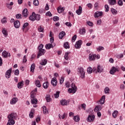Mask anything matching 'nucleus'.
I'll return each mask as SVG.
<instances>
[{
	"instance_id": "obj_1",
	"label": "nucleus",
	"mask_w": 125,
	"mask_h": 125,
	"mask_svg": "<svg viewBox=\"0 0 125 125\" xmlns=\"http://www.w3.org/2000/svg\"><path fill=\"white\" fill-rule=\"evenodd\" d=\"M8 123L7 125H13L15 124L14 120H17V114L16 113H12L8 116Z\"/></svg>"
},
{
	"instance_id": "obj_2",
	"label": "nucleus",
	"mask_w": 125,
	"mask_h": 125,
	"mask_svg": "<svg viewBox=\"0 0 125 125\" xmlns=\"http://www.w3.org/2000/svg\"><path fill=\"white\" fill-rule=\"evenodd\" d=\"M39 52L37 54V58H40V56H42V55H44V53H45V50L43 48V45L42 44H41L38 47Z\"/></svg>"
},
{
	"instance_id": "obj_3",
	"label": "nucleus",
	"mask_w": 125,
	"mask_h": 125,
	"mask_svg": "<svg viewBox=\"0 0 125 125\" xmlns=\"http://www.w3.org/2000/svg\"><path fill=\"white\" fill-rule=\"evenodd\" d=\"M78 74L81 79H84L85 76V72L84 69L82 67H80L77 69Z\"/></svg>"
},
{
	"instance_id": "obj_4",
	"label": "nucleus",
	"mask_w": 125,
	"mask_h": 125,
	"mask_svg": "<svg viewBox=\"0 0 125 125\" xmlns=\"http://www.w3.org/2000/svg\"><path fill=\"white\" fill-rule=\"evenodd\" d=\"M71 88H69L68 90V92L69 93H76V91H77V87L76 86V85L74 84V83H72L71 84Z\"/></svg>"
},
{
	"instance_id": "obj_5",
	"label": "nucleus",
	"mask_w": 125,
	"mask_h": 125,
	"mask_svg": "<svg viewBox=\"0 0 125 125\" xmlns=\"http://www.w3.org/2000/svg\"><path fill=\"white\" fill-rule=\"evenodd\" d=\"M93 71H96V73H102L103 72V68L102 66H101V65H98L97 69L96 67H94Z\"/></svg>"
},
{
	"instance_id": "obj_6",
	"label": "nucleus",
	"mask_w": 125,
	"mask_h": 125,
	"mask_svg": "<svg viewBox=\"0 0 125 125\" xmlns=\"http://www.w3.org/2000/svg\"><path fill=\"white\" fill-rule=\"evenodd\" d=\"M82 43H83V42L81 40H79L78 42H77L75 45V48H76L77 49H79V48H81V46L82 45Z\"/></svg>"
},
{
	"instance_id": "obj_7",
	"label": "nucleus",
	"mask_w": 125,
	"mask_h": 125,
	"mask_svg": "<svg viewBox=\"0 0 125 125\" xmlns=\"http://www.w3.org/2000/svg\"><path fill=\"white\" fill-rule=\"evenodd\" d=\"M2 56L4 58H7V57H10L11 55L10 54V53H8L6 51H4L2 53Z\"/></svg>"
},
{
	"instance_id": "obj_8",
	"label": "nucleus",
	"mask_w": 125,
	"mask_h": 125,
	"mask_svg": "<svg viewBox=\"0 0 125 125\" xmlns=\"http://www.w3.org/2000/svg\"><path fill=\"white\" fill-rule=\"evenodd\" d=\"M94 119H95V116L94 115H90L88 116V118L87 119V122H93L94 121Z\"/></svg>"
},
{
	"instance_id": "obj_9",
	"label": "nucleus",
	"mask_w": 125,
	"mask_h": 125,
	"mask_svg": "<svg viewBox=\"0 0 125 125\" xmlns=\"http://www.w3.org/2000/svg\"><path fill=\"white\" fill-rule=\"evenodd\" d=\"M2 33L4 35L5 38H7V36H8V31H7V29L5 28H3L2 29Z\"/></svg>"
},
{
	"instance_id": "obj_10",
	"label": "nucleus",
	"mask_w": 125,
	"mask_h": 125,
	"mask_svg": "<svg viewBox=\"0 0 125 125\" xmlns=\"http://www.w3.org/2000/svg\"><path fill=\"white\" fill-rule=\"evenodd\" d=\"M55 46V43H48L45 45L46 49H50V48H53Z\"/></svg>"
},
{
	"instance_id": "obj_11",
	"label": "nucleus",
	"mask_w": 125,
	"mask_h": 125,
	"mask_svg": "<svg viewBox=\"0 0 125 125\" xmlns=\"http://www.w3.org/2000/svg\"><path fill=\"white\" fill-rule=\"evenodd\" d=\"M11 70L12 69L10 68V69H9L6 72L5 77L7 79H9V78H10V76H11Z\"/></svg>"
},
{
	"instance_id": "obj_12",
	"label": "nucleus",
	"mask_w": 125,
	"mask_h": 125,
	"mask_svg": "<svg viewBox=\"0 0 125 125\" xmlns=\"http://www.w3.org/2000/svg\"><path fill=\"white\" fill-rule=\"evenodd\" d=\"M116 72H119V69L113 66L111 70L110 71V74H111V75H114V74H115Z\"/></svg>"
},
{
	"instance_id": "obj_13",
	"label": "nucleus",
	"mask_w": 125,
	"mask_h": 125,
	"mask_svg": "<svg viewBox=\"0 0 125 125\" xmlns=\"http://www.w3.org/2000/svg\"><path fill=\"white\" fill-rule=\"evenodd\" d=\"M96 58V55L92 54H90L89 55V59L90 61H93L95 60Z\"/></svg>"
},
{
	"instance_id": "obj_14",
	"label": "nucleus",
	"mask_w": 125,
	"mask_h": 125,
	"mask_svg": "<svg viewBox=\"0 0 125 125\" xmlns=\"http://www.w3.org/2000/svg\"><path fill=\"white\" fill-rule=\"evenodd\" d=\"M51 83L53 86H56L57 85V79L56 78H52Z\"/></svg>"
},
{
	"instance_id": "obj_15",
	"label": "nucleus",
	"mask_w": 125,
	"mask_h": 125,
	"mask_svg": "<svg viewBox=\"0 0 125 125\" xmlns=\"http://www.w3.org/2000/svg\"><path fill=\"white\" fill-rule=\"evenodd\" d=\"M18 101V98L16 97L13 98L10 101V104L12 105H14V104H16Z\"/></svg>"
},
{
	"instance_id": "obj_16",
	"label": "nucleus",
	"mask_w": 125,
	"mask_h": 125,
	"mask_svg": "<svg viewBox=\"0 0 125 125\" xmlns=\"http://www.w3.org/2000/svg\"><path fill=\"white\" fill-rule=\"evenodd\" d=\"M103 13L102 12L97 11L95 13V18H98L99 16H102Z\"/></svg>"
},
{
	"instance_id": "obj_17",
	"label": "nucleus",
	"mask_w": 125,
	"mask_h": 125,
	"mask_svg": "<svg viewBox=\"0 0 125 125\" xmlns=\"http://www.w3.org/2000/svg\"><path fill=\"white\" fill-rule=\"evenodd\" d=\"M29 20L31 21L36 20V13L35 12H33L32 15L29 17Z\"/></svg>"
},
{
	"instance_id": "obj_18",
	"label": "nucleus",
	"mask_w": 125,
	"mask_h": 125,
	"mask_svg": "<svg viewBox=\"0 0 125 125\" xmlns=\"http://www.w3.org/2000/svg\"><path fill=\"white\" fill-rule=\"evenodd\" d=\"M29 14V12H28V9H24L22 11V15L23 17L26 18L28 16V14Z\"/></svg>"
},
{
	"instance_id": "obj_19",
	"label": "nucleus",
	"mask_w": 125,
	"mask_h": 125,
	"mask_svg": "<svg viewBox=\"0 0 125 125\" xmlns=\"http://www.w3.org/2000/svg\"><path fill=\"white\" fill-rule=\"evenodd\" d=\"M82 12H83V8H82V6H80L79 7V9L76 10V13L77 14H78V15H81Z\"/></svg>"
},
{
	"instance_id": "obj_20",
	"label": "nucleus",
	"mask_w": 125,
	"mask_h": 125,
	"mask_svg": "<svg viewBox=\"0 0 125 125\" xmlns=\"http://www.w3.org/2000/svg\"><path fill=\"white\" fill-rule=\"evenodd\" d=\"M14 27H15L17 29H18L19 27H20V22L18 21H16L14 22Z\"/></svg>"
},
{
	"instance_id": "obj_21",
	"label": "nucleus",
	"mask_w": 125,
	"mask_h": 125,
	"mask_svg": "<svg viewBox=\"0 0 125 125\" xmlns=\"http://www.w3.org/2000/svg\"><path fill=\"white\" fill-rule=\"evenodd\" d=\"M102 109V106L97 105L95 107V109H94V111L95 112H98V111H101Z\"/></svg>"
},
{
	"instance_id": "obj_22",
	"label": "nucleus",
	"mask_w": 125,
	"mask_h": 125,
	"mask_svg": "<svg viewBox=\"0 0 125 125\" xmlns=\"http://www.w3.org/2000/svg\"><path fill=\"white\" fill-rule=\"evenodd\" d=\"M28 26H29V23L28 22H26L23 24V27L22 28L23 32L25 31V29H27V30H29V28H28Z\"/></svg>"
},
{
	"instance_id": "obj_23",
	"label": "nucleus",
	"mask_w": 125,
	"mask_h": 125,
	"mask_svg": "<svg viewBox=\"0 0 125 125\" xmlns=\"http://www.w3.org/2000/svg\"><path fill=\"white\" fill-rule=\"evenodd\" d=\"M105 97H106V96H105V95H104V96H102L101 100L99 101V102L100 103V104H104V103L105 102Z\"/></svg>"
},
{
	"instance_id": "obj_24",
	"label": "nucleus",
	"mask_w": 125,
	"mask_h": 125,
	"mask_svg": "<svg viewBox=\"0 0 125 125\" xmlns=\"http://www.w3.org/2000/svg\"><path fill=\"white\" fill-rule=\"evenodd\" d=\"M61 103L62 106H65L68 105V102L66 100H62L61 101Z\"/></svg>"
},
{
	"instance_id": "obj_25",
	"label": "nucleus",
	"mask_w": 125,
	"mask_h": 125,
	"mask_svg": "<svg viewBox=\"0 0 125 125\" xmlns=\"http://www.w3.org/2000/svg\"><path fill=\"white\" fill-rule=\"evenodd\" d=\"M57 11L59 13H62L64 11V7L60 6L57 8Z\"/></svg>"
},
{
	"instance_id": "obj_26",
	"label": "nucleus",
	"mask_w": 125,
	"mask_h": 125,
	"mask_svg": "<svg viewBox=\"0 0 125 125\" xmlns=\"http://www.w3.org/2000/svg\"><path fill=\"white\" fill-rule=\"evenodd\" d=\"M66 35V33L64 31H62L61 32L59 35V39H63V37Z\"/></svg>"
},
{
	"instance_id": "obj_27",
	"label": "nucleus",
	"mask_w": 125,
	"mask_h": 125,
	"mask_svg": "<svg viewBox=\"0 0 125 125\" xmlns=\"http://www.w3.org/2000/svg\"><path fill=\"white\" fill-rule=\"evenodd\" d=\"M36 85L37 86V87H41V81L40 80H37L35 81V82Z\"/></svg>"
},
{
	"instance_id": "obj_28",
	"label": "nucleus",
	"mask_w": 125,
	"mask_h": 125,
	"mask_svg": "<svg viewBox=\"0 0 125 125\" xmlns=\"http://www.w3.org/2000/svg\"><path fill=\"white\" fill-rule=\"evenodd\" d=\"M36 67V65H35V63L32 64L31 67H30V71L34 73L35 72V68Z\"/></svg>"
},
{
	"instance_id": "obj_29",
	"label": "nucleus",
	"mask_w": 125,
	"mask_h": 125,
	"mask_svg": "<svg viewBox=\"0 0 125 125\" xmlns=\"http://www.w3.org/2000/svg\"><path fill=\"white\" fill-rule=\"evenodd\" d=\"M47 63V61L46 60V59H44V60H42V61L40 63V64H41V65L44 66V65H46Z\"/></svg>"
},
{
	"instance_id": "obj_30",
	"label": "nucleus",
	"mask_w": 125,
	"mask_h": 125,
	"mask_svg": "<svg viewBox=\"0 0 125 125\" xmlns=\"http://www.w3.org/2000/svg\"><path fill=\"white\" fill-rule=\"evenodd\" d=\"M24 83V81H21L18 83V88H22L23 86V84Z\"/></svg>"
},
{
	"instance_id": "obj_31",
	"label": "nucleus",
	"mask_w": 125,
	"mask_h": 125,
	"mask_svg": "<svg viewBox=\"0 0 125 125\" xmlns=\"http://www.w3.org/2000/svg\"><path fill=\"white\" fill-rule=\"evenodd\" d=\"M70 53H71V52H66L65 53V54L64 55V59H65V60H68L69 59V57H68V56Z\"/></svg>"
},
{
	"instance_id": "obj_32",
	"label": "nucleus",
	"mask_w": 125,
	"mask_h": 125,
	"mask_svg": "<svg viewBox=\"0 0 125 125\" xmlns=\"http://www.w3.org/2000/svg\"><path fill=\"white\" fill-rule=\"evenodd\" d=\"M108 2L110 5H114V4H116V0H108Z\"/></svg>"
},
{
	"instance_id": "obj_33",
	"label": "nucleus",
	"mask_w": 125,
	"mask_h": 125,
	"mask_svg": "<svg viewBox=\"0 0 125 125\" xmlns=\"http://www.w3.org/2000/svg\"><path fill=\"white\" fill-rule=\"evenodd\" d=\"M49 83L48 82H45L43 83V88L46 89L47 88V87H48V85H49Z\"/></svg>"
},
{
	"instance_id": "obj_34",
	"label": "nucleus",
	"mask_w": 125,
	"mask_h": 125,
	"mask_svg": "<svg viewBox=\"0 0 125 125\" xmlns=\"http://www.w3.org/2000/svg\"><path fill=\"white\" fill-rule=\"evenodd\" d=\"M31 103L32 104H37L38 103V100L37 99H31Z\"/></svg>"
},
{
	"instance_id": "obj_35",
	"label": "nucleus",
	"mask_w": 125,
	"mask_h": 125,
	"mask_svg": "<svg viewBox=\"0 0 125 125\" xmlns=\"http://www.w3.org/2000/svg\"><path fill=\"white\" fill-rule=\"evenodd\" d=\"M35 20H37V21H40V20H41V15L39 14H35Z\"/></svg>"
},
{
	"instance_id": "obj_36",
	"label": "nucleus",
	"mask_w": 125,
	"mask_h": 125,
	"mask_svg": "<svg viewBox=\"0 0 125 125\" xmlns=\"http://www.w3.org/2000/svg\"><path fill=\"white\" fill-rule=\"evenodd\" d=\"M46 101L47 102H50L51 101V98H50V96L47 95L45 97Z\"/></svg>"
},
{
	"instance_id": "obj_37",
	"label": "nucleus",
	"mask_w": 125,
	"mask_h": 125,
	"mask_svg": "<svg viewBox=\"0 0 125 125\" xmlns=\"http://www.w3.org/2000/svg\"><path fill=\"white\" fill-rule=\"evenodd\" d=\"M63 47L67 49V48H70V46H69V43L68 42H66L63 44Z\"/></svg>"
},
{
	"instance_id": "obj_38",
	"label": "nucleus",
	"mask_w": 125,
	"mask_h": 125,
	"mask_svg": "<svg viewBox=\"0 0 125 125\" xmlns=\"http://www.w3.org/2000/svg\"><path fill=\"white\" fill-rule=\"evenodd\" d=\"M35 110L34 109L31 110V111L30 112L29 114V117L31 119H33L34 118V112Z\"/></svg>"
},
{
	"instance_id": "obj_39",
	"label": "nucleus",
	"mask_w": 125,
	"mask_h": 125,
	"mask_svg": "<svg viewBox=\"0 0 125 125\" xmlns=\"http://www.w3.org/2000/svg\"><path fill=\"white\" fill-rule=\"evenodd\" d=\"M111 11L112 14H113L114 15H116V14H117V13H118V11H117V10L114 8H111Z\"/></svg>"
},
{
	"instance_id": "obj_40",
	"label": "nucleus",
	"mask_w": 125,
	"mask_h": 125,
	"mask_svg": "<svg viewBox=\"0 0 125 125\" xmlns=\"http://www.w3.org/2000/svg\"><path fill=\"white\" fill-rule=\"evenodd\" d=\"M79 33L81 35H84V34L85 33V29L84 28L80 29Z\"/></svg>"
},
{
	"instance_id": "obj_41",
	"label": "nucleus",
	"mask_w": 125,
	"mask_h": 125,
	"mask_svg": "<svg viewBox=\"0 0 125 125\" xmlns=\"http://www.w3.org/2000/svg\"><path fill=\"white\" fill-rule=\"evenodd\" d=\"M60 93V91H57L56 93L54 94V96H55V98H58L59 97V94Z\"/></svg>"
},
{
	"instance_id": "obj_42",
	"label": "nucleus",
	"mask_w": 125,
	"mask_h": 125,
	"mask_svg": "<svg viewBox=\"0 0 125 125\" xmlns=\"http://www.w3.org/2000/svg\"><path fill=\"white\" fill-rule=\"evenodd\" d=\"M39 2L38 0H34L33 1V4L35 5V6H38L39 5Z\"/></svg>"
},
{
	"instance_id": "obj_43",
	"label": "nucleus",
	"mask_w": 125,
	"mask_h": 125,
	"mask_svg": "<svg viewBox=\"0 0 125 125\" xmlns=\"http://www.w3.org/2000/svg\"><path fill=\"white\" fill-rule=\"evenodd\" d=\"M42 108H43V113L46 114V113L48 112V110L47 109V108H46V107L44 106H43Z\"/></svg>"
},
{
	"instance_id": "obj_44",
	"label": "nucleus",
	"mask_w": 125,
	"mask_h": 125,
	"mask_svg": "<svg viewBox=\"0 0 125 125\" xmlns=\"http://www.w3.org/2000/svg\"><path fill=\"white\" fill-rule=\"evenodd\" d=\"M97 50L99 52L101 50H104V47L101 46H99L98 48H97Z\"/></svg>"
},
{
	"instance_id": "obj_45",
	"label": "nucleus",
	"mask_w": 125,
	"mask_h": 125,
	"mask_svg": "<svg viewBox=\"0 0 125 125\" xmlns=\"http://www.w3.org/2000/svg\"><path fill=\"white\" fill-rule=\"evenodd\" d=\"M87 71L88 74H91L92 73V68L91 67H89L87 69Z\"/></svg>"
},
{
	"instance_id": "obj_46",
	"label": "nucleus",
	"mask_w": 125,
	"mask_h": 125,
	"mask_svg": "<svg viewBox=\"0 0 125 125\" xmlns=\"http://www.w3.org/2000/svg\"><path fill=\"white\" fill-rule=\"evenodd\" d=\"M73 120L75 122H79V121H80V117L77 116H74Z\"/></svg>"
},
{
	"instance_id": "obj_47",
	"label": "nucleus",
	"mask_w": 125,
	"mask_h": 125,
	"mask_svg": "<svg viewBox=\"0 0 125 125\" xmlns=\"http://www.w3.org/2000/svg\"><path fill=\"white\" fill-rule=\"evenodd\" d=\"M117 114L118 111H114L112 114V116L113 117V118H116Z\"/></svg>"
},
{
	"instance_id": "obj_48",
	"label": "nucleus",
	"mask_w": 125,
	"mask_h": 125,
	"mask_svg": "<svg viewBox=\"0 0 125 125\" xmlns=\"http://www.w3.org/2000/svg\"><path fill=\"white\" fill-rule=\"evenodd\" d=\"M110 91V89L108 87H106L104 88V93H109V92Z\"/></svg>"
},
{
	"instance_id": "obj_49",
	"label": "nucleus",
	"mask_w": 125,
	"mask_h": 125,
	"mask_svg": "<svg viewBox=\"0 0 125 125\" xmlns=\"http://www.w3.org/2000/svg\"><path fill=\"white\" fill-rule=\"evenodd\" d=\"M86 23L88 26H90V27H92V26H93V23L91 21H87Z\"/></svg>"
},
{
	"instance_id": "obj_50",
	"label": "nucleus",
	"mask_w": 125,
	"mask_h": 125,
	"mask_svg": "<svg viewBox=\"0 0 125 125\" xmlns=\"http://www.w3.org/2000/svg\"><path fill=\"white\" fill-rule=\"evenodd\" d=\"M16 17L17 19H21L22 18V16L20 14H18L16 15Z\"/></svg>"
},
{
	"instance_id": "obj_51",
	"label": "nucleus",
	"mask_w": 125,
	"mask_h": 125,
	"mask_svg": "<svg viewBox=\"0 0 125 125\" xmlns=\"http://www.w3.org/2000/svg\"><path fill=\"white\" fill-rule=\"evenodd\" d=\"M38 30L39 32H43V28L42 26H40L38 27Z\"/></svg>"
},
{
	"instance_id": "obj_52",
	"label": "nucleus",
	"mask_w": 125,
	"mask_h": 125,
	"mask_svg": "<svg viewBox=\"0 0 125 125\" xmlns=\"http://www.w3.org/2000/svg\"><path fill=\"white\" fill-rule=\"evenodd\" d=\"M104 8H105V12H108V11H109V6L108 5H105L104 6Z\"/></svg>"
},
{
	"instance_id": "obj_53",
	"label": "nucleus",
	"mask_w": 125,
	"mask_h": 125,
	"mask_svg": "<svg viewBox=\"0 0 125 125\" xmlns=\"http://www.w3.org/2000/svg\"><path fill=\"white\" fill-rule=\"evenodd\" d=\"M46 16H49V17H51V16H52V14L50 11H48L46 13Z\"/></svg>"
},
{
	"instance_id": "obj_54",
	"label": "nucleus",
	"mask_w": 125,
	"mask_h": 125,
	"mask_svg": "<svg viewBox=\"0 0 125 125\" xmlns=\"http://www.w3.org/2000/svg\"><path fill=\"white\" fill-rule=\"evenodd\" d=\"M53 21H59V17L57 16H55L53 17Z\"/></svg>"
},
{
	"instance_id": "obj_55",
	"label": "nucleus",
	"mask_w": 125,
	"mask_h": 125,
	"mask_svg": "<svg viewBox=\"0 0 125 125\" xmlns=\"http://www.w3.org/2000/svg\"><path fill=\"white\" fill-rule=\"evenodd\" d=\"M7 21H6V18H4L1 20V22L3 24L4 23H6Z\"/></svg>"
},
{
	"instance_id": "obj_56",
	"label": "nucleus",
	"mask_w": 125,
	"mask_h": 125,
	"mask_svg": "<svg viewBox=\"0 0 125 125\" xmlns=\"http://www.w3.org/2000/svg\"><path fill=\"white\" fill-rule=\"evenodd\" d=\"M77 39V35H75L72 38V42H75V41H76Z\"/></svg>"
},
{
	"instance_id": "obj_57",
	"label": "nucleus",
	"mask_w": 125,
	"mask_h": 125,
	"mask_svg": "<svg viewBox=\"0 0 125 125\" xmlns=\"http://www.w3.org/2000/svg\"><path fill=\"white\" fill-rule=\"evenodd\" d=\"M65 25H66L68 27H71L72 26V24L71 23V22H66L65 23Z\"/></svg>"
},
{
	"instance_id": "obj_58",
	"label": "nucleus",
	"mask_w": 125,
	"mask_h": 125,
	"mask_svg": "<svg viewBox=\"0 0 125 125\" xmlns=\"http://www.w3.org/2000/svg\"><path fill=\"white\" fill-rule=\"evenodd\" d=\"M64 82V78L62 77L60 80V84H62V83Z\"/></svg>"
},
{
	"instance_id": "obj_59",
	"label": "nucleus",
	"mask_w": 125,
	"mask_h": 125,
	"mask_svg": "<svg viewBox=\"0 0 125 125\" xmlns=\"http://www.w3.org/2000/svg\"><path fill=\"white\" fill-rule=\"evenodd\" d=\"M15 75L16 76H18V75H19V69H17L15 71Z\"/></svg>"
},
{
	"instance_id": "obj_60",
	"label": "nucleus",
	"mask_w": 125,
	"mask_h": 125,
	"mask_svg": "<svg viewBox=\"0 0 125 125\" xmlns=\"http://www.w3.org/2000/svg\"><path fill=\"white\" fill-rule=\"evenodd\" d=\"M81 107L83 109V110H85V107H86V105L84 104H81Z\"/></svg>"
},
{
	"instance_id": "obj_61",
	"label": "nucleus",
	"mask_w": 125,
	"mask_h": 125,
	"mask_svg": "<svg viewBox=\"0 0 125 125\" xmlns=\"http://www.w3.org/2000/svg\"><path fill=\"white\" fill-rule=\"evenodd\" d=\"M65 86L67 88L70 87V83H69V82H67L65 83Z\"/></svg>"
},
{
	"instance_id": "obj_62",
	"label": "nucleus",
	"mask_w": 125,
	"mask_h": 125,
	"mask_svg": "<svg viewBox=\"0 0 125 125\" xmlns=\"http://www.w3.org/2000/svg\"><path fill=\"white\" fill-rule=\"evenodd\" d=\"M67 114H66L65 113H64L62 116V119H65V118H66L67 117Z\"/></svg>"
},
{
	"instance_id": "obj_63",
	"label": "nucleus",
	"mask_w": 125,
	"mask_h": 125,
	"mask_svg": "<svg viewBox=\"0 0 125 125\" xmlns=\"http://www.w3.org/2000/svg\"><path fill=\"white\" fill-rule=\"evenodd\" d=\"M87 6L88 8H92V4L91 3H88L87 4Z\"/></svg>"
},
{
	"instance_id": "obj_64",
	"label": "nucleus",
	"mask_w": 125,
	"mask_h": 125,
	"mask_svg": "<svg viewBox=\"0 0 125 125\" xmlns=\"http://www.w3.org/2000/svg\"><path fill=\"white\" fill-rule=\"evenodd\" d=\"M118 4H119V5H123V0H119L118 1Z\"/></svg>"
}]
</instances>
